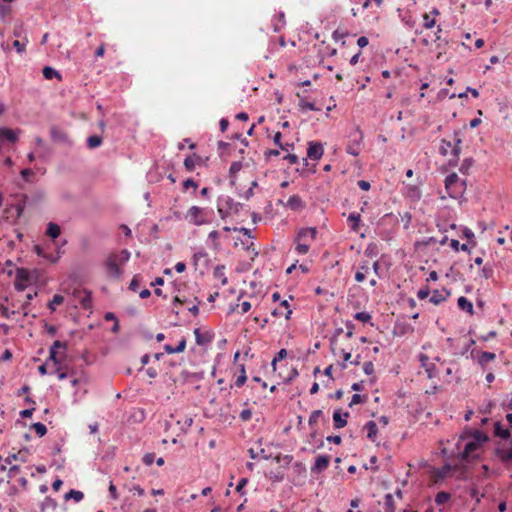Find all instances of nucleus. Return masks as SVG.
I'll use <instances>...</instances> for the list:
<instances>
[{
	"label": "nucleus",
	"instance_id": "f257e3e1",
	"mask_svg": "<svg viewBox=\"0 0 512 512\" xmlns=\"http://www.w3.org/2000/svg\"><path fill=\"white\" fill-rule=\"evenodd\" d=\"M488 441L489 437L484 432L466 429L457 438L455 449L448 453L447 449L443 448L442 452L449 457H456L469 462L480 458Z\"/></svg>",
	"mask_w": 512,
	"mask_h": 512
},
{
	"label": "nucleus",
	"instance_id": "f03ea898",
	"mask_svg": "<svg viewBox=\"0 0 512 512\" xmlns=\"http://www.w3.org/2000/svg\"><path fill=\"white\" fill-rule=\"evenodd\" d=\"M353 330L347 325V331L338 329L330 340V347L333 355L341 361L343 367H346V362L351 358V352L353 350L352 338Z\"/></svg>",
	"mask_w": 512,
	"mask_h": 512
},
{
	"label": "nucleus",
	"instance_id": "7ed1b4c3",
	"mask_svg": "<svg viewBox=\"0 0 512 512\" xmlns=\"http://www.w3.org/2000/svg\"><path fill=\"white\" fill-rule=\"evenodd\" d=\"M194 422V414L186 413L183 410H176L166 420V431L170 432L172 442H177V437L185 435Z\"/></svg>",
	"mask_w": 512,
	"mask_h": 512
},
{
	"label": "nucleus",
	"instance_id": "20e7f679",
	"mask_svg": "<svg viewBox=\"0 0 512 512\" xmlns=\"http://www.w3.org/2000/svg\"><path fill=\"white\" fill-rule=\"evenodd\" d=\"M317 227L301 228L294 240L295 251L298 254H307L310 246L316 241Z\"/></svg>",
	"mask_w": 512,
	"mask_h": 512
},
{
	"label": "nucleus",
	"instance_id": "39448f33",
	"mask_svg": "<svg viewBox=\"0 0 512 512\" xmlns=\"http://www.w3.org/2000/svg\"><path fill=\"white\" fill-rule=\"evenodd\" d=\"M320 418V410H315L308 420L307 442L310 447H305L311 451H315L320 447V439L318 438V420Z\"/></svg>",
	"mask_w": 512,
	"mask_h": 512
},
{
	"label": "nucleus",
	"instance_id": "423d86ee",
	"mask_svg": "<svg viewBox=\"0 0 512 512\" xmlns=\"http://www.w3.org/2000/svg\"><path fill=\"white\" fill-rule=\"evenodd\" d=\"M495 454L505 465H512V437L499 439L496 443Z\"/></svg>",
	"mask_w": 512,
	"mask_h": 512
},
{
	"label": "nucleus",
	"instance_id": "0eeeda50",
	"mask_svg": "<svg viewBox=\"0 0 512 512\" xmlns=\"http://www.w3.org/2000/svg\"><path fill=\"white\" fill-rule=\"evenodd\" d=\"M185 220L193 225L201 226L209 223L208 211L205 208H201L198 206L190 207L185 216Z\"/></svg>",
	"mask_w": 512,
	"mask_h": 512
},
{
	"label": "nucleus",
	"instance_id": "6e6552de",
	"mask_svg": "<svg viewBox=\"0 0 512 512\" xmlns=\"http://www.w3.org/2000/svg\"><path fill=\"white\" fill-rule=\"evenodd\" d=\"M320 159V143L319 142H310L307 150V158L305 160V171L315 173L316 172V163L310 164L309 160L317 161Z\"/></svg>",
	"mask_w": 512,
	"mask_h": 512
},
{
	"label": "nucleus",
	"instance_id": "1a4fd4ad",
	"mask_svg": "<svg viewBox=\"0 0 512 512\" xmlns=\"http://www.w3.org/2000/svg\"><path fill=\"white\" fill-rule=\"evenodd\" d=\"M34 280L33 273L25 268L16 271L14 286L18 291H24Z\"/></svg>",
	"mask_w": 512,
	"mask_h": 512
},
{
	"label": "nucleus",
	"instance_id": "9d476101",
	"mask_svg": "<svg viewBox=\"0 0 512 512\" xmlns=\"http://www.w3.org/2000/svg\"><path fill=\"white\" fill-rule=\"evenodd\" d=\"M124 261L116 262L115 258H108L104 263V268L108 278L112 280H120L122 277V266Z\"/></svg>",
	"mask_w": 512,
	"mask_h": 512
},
{
	"label": "nucleus",
	"instance_id": "9b49d317",
	"mask_svg": "<svg viewBox=\"0 0 512 512\" xmlns=\"http://www.w3.org/2000/svg\"><path fill=\"white\" fill-rule=\"evenodd\" d=\"M461 139L456 136L454 143L446 140H442L441 146H440V153L444 156L448 155V153H451L455 158H458L460 152H461Z\"/></svg>",
	"mask_w": 512,
	"mask_h": 512
},
{
	"label": "nucleus",
	"instance_id": "f8f14e48",
	"mask_svg": "<svg viewBox=\"0 0 512 512\" xmlns=\"http://www.w3.org/2000/svg\"><path fill=\"white\" fill-rule=\"evenodd\" d=\"M362 139V134L358 130L351 134V139L346 147L347 153L353 156L359 155L362 149Z\"/></svg>",
	"mask_w": 512,
	"mask_h": 512
},
{
	"label": "nucleus",
	"instance_id": "ddd939ff",
	"mask_svg": "<svg viewBox=\"0 0 512 512\" xmlns=\"http://www.w3.org/2000/svg\"><path fill=\"white\" fill-rule=\"evenodd\" d=\"M14 461L26 462L27 452L19 450L17 453L9 454L6 458L0 455V470L6 471L7 466L13 464Z\"/></svg>",
	"mask_w": 512,
	"mask_h": 512
},
{
	"label": "nucleus",
	"instance_id": "4468645a",
	"mask_svg": "<svg viewBox=\"0 0 512 512\" xmlns=\"http://www.w3.org/2000/svg\"><path fill=\"white\" fill-rule=\"evenodd\" d=\"M74 295L79 299L81 306L88 309L92 304L91 292L88 290H75Z\"/></svg>",
	"mask_w": 512,
	"mask_h": 512
},
{
	"label": "nucleus",
	"instance_id": "2eb2a0df",
	"mask_svg": "<svg viewBox=\"0 0 512 512\" xmlns=\"http://www.w3.org/2000/svg\"><path fill=\"white\" fill-rule=\"evenodd\" d=\"M419 361L425 369L428 378H433L435 376V365L429 362V357L426 354H420Z\"/></svg>",
	"mask_w": 512,
	"mask_h": 512
},
{
	"label": "nucleus",
	"instance_id": "dca6fc26",
	"mask_svg": "<svg viewBox=\"0 0 512 512\" xmlns=\"http://www.w3.org/2000/svg\"><path fill=\"white\" fill-rule=\"evenodd\" d=\"M273 314L275 316H284L286 319H289L290 315L292 314V309L290 308L288 301L282 300L279 304V307L274 309Z\"/></svg>",
	"mask_w": 512,
	"mask_h": 512
},
{
	"label": "nucleus",
	"instance_id": "f3484780",
	"mask_svg": "<svg viewBox=\"0 0 512 512\" xmlns=\"http://www.w3.org/2000/svg\"><path fill=\"white\" fill-rule=\"evenodd\" d=\"M449 295H450V293L445 289L434 290L432 292V295H431L429 301L431 303H433L434 305H439L442 302L446 301V299L448 298Z\"/></svg>",
	"mask_w": 512,
	"mask_h": 512
},
{
	"label": "nucleus",
	"instance_id": "a211bd4d",
	"mask_svg": "<svg viewBox=\"0 0 512 512\" xmlns=\"http://www.w3.org/2000/svg\"><path fill=\"white\" fill-rule=\"evenodd\" d=\"M348 412L342 413L340 410H336L333 413L334 426L337 429L343 428L347 424Z\"/></svg>",
	"mask_w": 512,
	"mask_h": 512
},
{
	"label": "nucleus",
	"instance_id": "6ab92c4d",
	"mask_svg": "<svg viewBox=\"0 0 512 512\" xmlns=\"http://www.w3.org/2000/svg\"><path fill=\"white\" fill-rule=\"evenodd\" d=\"M185 348H186V340H185V338H182L177 346H171L169 344H166L164 346V350L168 354L181 353V352H183L185 350Z\"/></svg>",
	"mask_w": 512,
	"mask_h": 512
},
{
	"label": "nucleus",
	"instance_id": "aec40b11",
	"mask_svg": "<svg viewBox=\"0 0 512 512\" xmlns=\"http://www.w3.org/2000/svg\"><path fill=\"white\" fill-rule=\"evenodd\" d=\"M494 433H495V436L499 437V439L512 438V436L510 435L509 429L503 428V426L500 422L495 423Z\"/></svg>",
	"mask_w": 512,
	"mask_h": 512
},
{
	"label": "nucleus",
	"instance_id": "412c9836",
	"mask_svg": "<svg viewBox=\"0 0 512 512\" xmlns=\"http://www.w3.org/2000/svg\"><path fill=\"white\" fill-rule=\"evenodd\" d=\"M364 429L367 431V438L375 441L378 433L377 424L374 421H368L364 426Z\"/></svg>",
	"mask_w": 512,
	"mask_h": 512
},
{
	"label": "nucleus",
	"instance_id": "4be33fe9",
	"mask_svg": "<svg viewBox=\"0 0 512 512\" xmlns=\"http://www.w3.org/2000/svg\"><path fill=\"white\" fill-rule=\"evenodd\" d=\"M458 307L461 310L468 312L470 315L473 314V304L466 297L461 296L457 300Z\"/></svg>",
	"mask_w": 512,
	"mask_h": 512
},
{
	"label": "nucleus",
	"instance_id": "5701e85b",
	"mask_svg": "<svg viewBox=\"0 0 512 512\" xmlns=\"http://www.w3.org/2000/svg\"><path fill=\"white\" fill-rule=\"evenodd\" d=\"M496 358V355L492 352L484 351L480 354L478 357V363L481 365V367L484 369L486 365L493 361Z\"/></svg>",
	"mask_w": 512,
	"mask_h": 512
},
{
	"label": "nucleus",
	"instance_id": "b1692460",
	"mask_svg": "<svg viewBox=\"0 0 512 512\" xmlns=\"http://www.w3.org/2000/svg\"><path fill=\"white\" fill-rule=\"evenodd\" d=\"M42 73H43L44 78L47 80H51L53 78H57L60 81L62 80L61 74L52 67H49V66L44 67Z\"/></svg>",
	"mask_w": 512,
	"mask_h": 512
},
{
	"label": "nucleus",
	"instance_id": "393cba45",
	"mask_svg": "<svg viewBox=\"0 0 512 512\" xmlns=\"http://www.w3.org/2000/svg\"><path fill=\"white\" fill-rule=\"evenodd\" d=\"M0 136L7 139L10 142H16L18 139V135L15 131L9 128L0 127Z\"/></svg>",
	"mask_w": 512,
	"mask_h": 512
},
{
	"label": "nucleus",
	"instance_id": "a878e982",
	"mask_svg": "<svg viewBox=\"0 0 512 512\" xmlns=\"http://www.w3.org/2000/svg\"><path fill=\"white\" fill-rule=\"evenodd\" d=\"M273 21L274 31H280L285 25V14L283 12H279L274 16Z\"/></svg>",
	"mask_w": 512,
	"mask_h": 512
},
{
	"label": "nucleus",
	"instance_id": "bb28decb",
	"mask_svg": "<svg viewBox=\"0 0 512 512\" xmlns=\"http://www.w3.org/2000/svg\"><path fill=\"white\" fill-rule=\"evenodd\" d=\"M242 169V163L240 161L232 162L230 168H229V176L231 179V183H235V178L237 176V173Z\"/></svg>",
	"mask_w": 512,
	"mask_h": 512
},
{
	"label": "nucleus",
	"instance_id": "cd10ccee",
	"mask_svg": "<svg viewBox=\"0 0 512 512\" xmlns=\"http://www.w3.org/2000/svg\"><path fill=\"white\" fill-rule=\"evenodd\" d=\"M286 205L292 210H298L302 207V200L299 196L293 195L288 199Z\"/></svg>",
	"mask_w": 512,
	"mask_h": 512
},
{
	"label": "nucleus",
	"instance_id": "c85d7f7f",
	"mask_svg": "<svg viewBox=\"0 0 512 512\" xmlns=\"http://www.w3.org/2000/svg\"><path fill=\"white\" fill-rule=\"evenodd\" d=\"M458 182V175L456 173H451L445 179V187L447 190H452Z\"/></svg>",
	"mask_w": 512,
	"mask_h": 512
},
{
	"label": "nucleus",
	"instance_id": "c756f323",
	"mask_svg": "<svg viewBox=\"0 0 512 512\" xmlns=\"http://www.w3.org/2000/svg\"><path fill=\"white\" fill-rule=\"evenodd\" d=\"M46 233L51 238L55 239L60 235V227L57 224L51 222L48 224Z\"/></svg>",
	"mask_w": 512,
	"mask_h": 512
},
{
	"label": "nucleus",
	"instance_id": "7c9ffc66",
	"mask_svg": "<svg viewBox=\"0 0 512 512\" xmlns=\"http://www.w3.org/2000/svg\"><path fill=\"white\" fill-rule=\"evenodd\" d=\"M450 498H451V495L448 492L441 491V492L437 493V495L435 497V503L437 505H444L450 500Z\"/></svg>",
	"mask_w": 512,
	"mask_h": 512
},
{
	"label": "nucleus",
	"instance_id": "2f4dec72",
	"mask_svg": "<svg viewBox=\"0 0 512 512\" xmlns=\"http://www.w3.org/2000/svg\"><path fill=\"white\" fill-rule=\"evenodd\" d=\"M102 138L97 135H92L87 138V147L90 149H94L99 147L102 144Z\"/></svg>",
	"mask_w": 512,
	"mask_h": 512
},
{
	"label": "nucleus",
	"instance_id": "473e14b6",
	"mask_svg": "<svg viewBox=\"0 0 512 512\" xmlns=\"http://www.w3.org/2000/svg\"><path fill=\"white\" fill-rule=\"evenodd\" d=\"M84 498V494L81 491L71 489L68 493L65 494V499H74L76 502H80Z\"/></svg>",
	"mask_w": 512,
	"mask_h": 512
},
{
	"label": "nucleus",
	"instance_id": "72a5a7b5",
	"mask_svg": "<svg viewBox=\"0 0 512 512\" xmlns=\"http://www.w3.org/2000/svg\"><path fill=\"white\" fill-rule=\"evenodd\" d=\"M50 134L52 139L56 141H64L66 139V134L57 127H52L50 130Z\"/></svg>",
	"mask_w": 512,
	"mask_h": 512
},
{
	"label": "nucleus",
	"instance_id": "f704fd0d",
	"mask_svg": "<svg viewBox=\"0 0 512 512\" xmlns=\"http://www.w3.org/2000/svg\"><path fill=\"white\" fill-rule=\"evenodd\" d=\"M64 301V297L60 294H55L52 300L49 302L48 307L51 311L56 309V306L61 305Z\"/></svg>",
	"mask_w": 512,
	"mask_h": 512
},
{
	"label": "nucleus",
	"instance_id": "c9c22d12",
	"mask_svg": "<svg viewBox=\"0 0 512 512\" xmlns=\"http://www.w3.org/2000/svg\"><path fill=\"white\" fill-rule=\"evenodd\" d=\"M287 350L286 349H281L277 355L273 358L272 360V367H273V370L276 371L277 369V362L285 359L287 357Z\"/></svg>",
	"mask_w": 512,
	"mask_h": 512
},
{
	"label": "nucleus",
	"instance_id": "e433bc0d",
	"mask_svg": "<svg viewBox=\"0 0 512 512\" xmlns=\"http://www.w3.org/2000/svg\"><path fill=\"white\" fill-rule=\"evenodd\" d=\"M436 20L435 18H431L430 14L424 13L423 14V27L425 29H431L435 26Z\"/></svg>",
	"mask_w": 512,
	"mask_h": 512
},
{
	"label": "nucleus",
	"instance_id": "4c0bfd02",
	"mask_svg": "<svg viewBox=\"0 0 512 512\" xmlns=\"http://www.w3.org/2000/svg\"><path fill=\"white\" fill-rule=\"evenodd\" d=\"M31 428L35 430L36 434L39 437H43L47 433L46 426L44 424L40 423V422L34 423L31 426Z\"/></svg>",
	"mask_w": 512,
	"mask_h": 512
},
{
	"label": "nucleus",
	"instance_id": "58836bf2",
	"mask_svg": "<svg viewBox=\"0 0 512 512\" xmlns=\"http://www.w3.org/2000/svg\"><path fill=\"white\" fill-rule=\"evenodd\" d=\"M240 371H241V374L237 377V379L235 380L234 382V385L236 387H241L244 385V383L246 382L247 380V377H246V373H245V369H244V366L243 365H240Z\"/></svg>",
	"mask_w": 512,
	"mask_h": 512
},
{
	"label": "nucleus",
	"instance_id": "ea45409f",
	"mask_svg": "<svg viewBox=\"0 0 512 512\" xmlns=\"http://www.w3.org/2000/svg\"><path fill=\"white\" fill-rule=\"evenodd\" d=\"M299 106L303 110H317L314 102L307 101L304 98H300Z\"/></svg>",
	"mask_w": 512,
	"mask_h": 512
},
{
	"label": "nucleus",
	"instance_id": "a19ab883",
	"mask_svg": "<svg viewBox=\"0 0 512 512\" xmlns=\"http://www.w3.org/2000/svg\"><path fill=\"white\" fill-rule=\"evenodd\" d=\"M348 221L351 223V227L353 230H357L358 223L360 221V214L358 213H351L348 217Z\"/></svg>",
	"mask_w": 512,
	"mask_h": 512
},
{
	"label": "nucleus",
	"instance_id": "79ce46f5",
	"mask_svg": "<svg viewBox=\"0 0 512 512\" xmlns=\"http://www.w3.org/2000/svg\"><path fill=\"white\" fill-rule=\"evenodd\" d=\"M10 467L7 468V474H8V478L12 479V478H15L19 471H20V467L18 465H9Z\"/></svg>",
	"mask_w": 512,
	"mask_h": 512
},
{
	"label": "nucleus",
	"instance_id": "37998d69",
	"mask_svg": "<svg viewBox=\"0 0 512 512\" xmlns=\"http://www.w3.org/2000/svg\"><path fill=\"white\" fill-rule=\"evenodd\" d=\"M450 470H451V465L446 464L436 472V476L438 478H445L449 474Z\"/></svg>",
	"mask_w": 512,
	"mask_h": 512
},
{
	"label": "nucleus",
	"instance_id": "c03bdc74",
	"mask_svg": "<svg viewBox=\"0 0 512 512\" xmlns=\"http://www.w3.org/2000/svg\"><path fill=\"white\" fill-rule=\"evenodd\" d=\"M354 317L363 323L369 322L371 319V315L367 312H357Z\"/></svg>",
	"mask_w": 512,
	"mask_h": 512
},
{
	"label": "nucleus",
	"instance_id": "a18cd8bd",
	"mask_svg": "<svg viewBox=\"0 0 512 512\" xmlns=\"http://www.w3.org/2000/svg\"><path fill=\"white\" fill-rule=\"evenodd\" d=\"M140 282H141L140 276L135 275L129 284V289L136 292L138 287L140 286Z\"/></svg>",
	"mask_w": 512,
	"mask_h": 512
},
{
	"label": "nucleus",
	"instance_id": "49530a36",
	"mask_svg": "<svg viewBox=\"0 0 512 512\" xmlns=\"http://www.w3.org/2000/svg\"><path fill=\"white\" fill-rule=\"evenodd\" d=\"M368 270L367 266H361L360 270L355 273V280L357 282H362L365 279V272Z\"/></svg>",
	"mask_w": 512,
	"mask_h": 512
},
{
	"label": "nucleus",
	"instance_id": "de8ad7c7",
	"mask_svg": "<svg viewBox=\"0 0 512 512\" xmlns=\"http://www.w3.org/2000/svg\"><path fill=\"white\" fill-rule=\"evenodd\" d=\"M385 505L389 512H394V509H395L394 500H393V496L391 494H387L385 496Z\"/></svg>",
	"mask_w": 512,
	"mask_h": 512
},
{
	"label": "nucleus",
	"instance_id": "09e8293b",
	"mask_svg": "<svg viewBox=\"0 0 512 512\" xmlns=\"http://www.w3.org/2000/svg\"><path fill=\"white\" fill-rule=\"evenodd\" d=\"M196 165L195 157L189 156L184 160V166L187 168V170L192 171L194 170Z\"/></svg>",
	"mask_w": 512,
	"mask_h": 512
},
{
	"label": "nucleus",
	"instance_id": "8fccbe9b",
	"mask_svg": "<svg viewBox=\"0 0 512 512\" xmlns=\"http://www.w3.org/2000/svg\"><path fill=\"white\" fill-rule=\"evenodd\" d=\"M363 370L367 375H372L374 373V364L372 361H367L363 365Z\"/></svg>",
	"mask_w": 512,
	"mask_h": 512
},
{
	"label": "nucleus",
	"instance_id": "3c124183",
	"mask_svg": "<svg viewBox=\"0 0 512 512\" xmlns=\"http://www.w3.org/2000/svg\"><path fill=\"white\" fill-rule=\"evenodd\" d=\"M13 47L16 48L18 53H22V52L25 51L26 43L25 42H21L19 40H15L13 42Z\"/></svg>",
	"mask_w": 512,
	"mask_h": 512
},
{
	"label": "nucleus",
	"instance_id": "603ef678",
	"mask_svg": "<svg viewBox=\"0 0 512 512\" xmlns=\"http://www.w3.org/2000/svg\"><path fill=\"white\" fill-rule=\"evenodd\" d=\"M365 401V398L362 397L361 395L359 394H354L352 396V399L350 401V406H353V405H356V404H359V403H363Z\"/></svg>",
	"mask_w": 512,
	"mask_h": 512
},
{
	"label": "nucleus",
	"instance_id": "864d4df0",
	"mask_svg": "<svg viewBox=\"0 0 512 512\" xmlns=\"http://www.w3.org/2000/svg\"><path fill=\"white\" fill-rule=\"evenodd\" d=\"M482 263L483 258H474V263H470L469 267L471 270H473L476 267L478 269V272H480Z\"/></svg>",
	"mask_w": 512,
	"mask_h": 512
},
{
	"label": "nucleus",
	"instance_id": "5fc2aeb1",
	"mask_svg": "<svg viewBox=\"0 0 512 512\" xmlns=\"http://www.w3.org/2000/svg\"><path fill=\"white\" fill-rule=\"evenodd\" d=\"M430 295L429 288H422L417 292V297L420 300L426 299Z\"/></svg>",
	"mask_w": 512,
	"mask_h": 512
},
{
	"label": "nucleus",
	"instance_id": "6e6d98bb",
	"mask_svg": "<svg viewBox=\"0 0 512 512\" xmlns=\"http://www.w3.org/2000/svg\"><path fill=\"white\" fill-rule=\"evenodd\" d=\"M242 314L247 313L251 309V304L248 301H243L238 305Z\"/></svg>",
	"mask_w": 512,
	"mask_h": 512
},
{
	"label": "nucleus",
	"instance_id": "4d7b16f0",
	"mask_svg": "<svg viewBox=\"0 0 512 512\" xmlns=\"http://www.w3.org/2000/svg\"><path fill=\"white\" fill-rule=\"evenodd\" d=\"M240 419L243 421H249L252 417V412L249 409H245L240 413Z\"/></svg>",
	"mask_w": 512,
	"mask_h": 512
},
{
	"label": "nucleus",
	"instance_id": "13d9d810",
	"mask_svg": "<svg viewBox=\"0 0 512 512\" xmlns=\"http://www.w3.org/2000/svg\"><path fill=\"white\" fill-rule=\"evenodd\" d=\"M154 458H155V454L154 453H147L143 457V462L146 465L150 466L153 463Z\"/></svg>",
	"mask_w": 512,
	"mask_h": 512
},
{
	"label": "nucleus",
	"instance_id": "bf43d9fd",
	"mask_svg": "<svg viewBox=\"0 0 512 512\" xmlns=\"http://www.w3.org/2000/svg\"><path fill=\"white\" fill-rule=\"evenodd\" d=\"M369 41H368V38L365 37V36H361L358 38L357 40V44L360 48H364L368 45Z\"/></svg>",
	"mask_w": 512,
	"mask_h": 512
},
{
	"label": "nucleus",
	"instance_id": "052dcab7",
	"mask_svg": "<svg viewBox=\"0 0 512 512\" xmlns=\"http://www.w3.org/2000/svg\"><path fill=\"white\" fill-rule=\"evenodd\" d=\"M358 186L360 189L364 190V191H368L371 187L370 183L368 181H365V180H360L358 181Z\"/></svg>",
	"mask_w": 512,
	"mask_h": 512
},
{
	"label": "nucleus",
	"instance_id": "680f3d73",
	"mask_svg": "<svg viewBox=\"0 0 512 512\" xmlns=\"http://www.w3.org/2000/svg\"><path fill=\"white\" fill-rule=\"evenodd\" d=\"M59 348H66V344L59 340H56L50 347V349H53V351H57Z\"/></svg>",
	"mask_w": 512,
	"mask_h": 512
},
{
	"label": "nucleus",
	"instance_id": "e2e57ef3",
	"mask_svg": "<svg viewBox=\"0 0 512 512\" xmlns=\"http://www.w3.org/2000/svg\"><path fill=\"white\" fill-rule=\"evenodd\" d=\"M247 482H248V480L246 478L240 479V481L238 482V484L236 486V491L242 492V490L245 487V485L247 484Z\"/></svg>",
	"mask_w": 512,
	"mask_h": 512
},
{
	"label": "nucleus",
	"instance_id": "0e129e2a",
	"mask_svg": "<svg viewBox=\"0 0 512 512\" xmlns=\"http://www.w3.org/2000/svg\"><path fill=\"white\" fill-rule=\"evenodd\" d=\"M449 246L455 251V252H458L459 251V246H460V243L458 240L456 239H451L449 241Z\"/></svg>",
	"mask_w": 512,
	"mask_h": 512
},
{
	"label": "nucleus",
	"instance_id": "69168bd1",
	"mask_svg": "<svg viewBox=\"0 0 512 512\" xmlns=\"http://www.w3.org/2000/svg\"><path fill=\"white\" fill-rule=\"evenodd\" d=\"M194 334H195V337H196V342L200 345L204 344L205 341L200 333V330L199 329H195L194 330Z\"/></svg>",
	"mask_w": 512,
	"mask_h": 512
},
{
	"label": "nucleus",
	"instance_id": "338daca9",
	"mask_svg": "<svg viewBox=\"0 0 512 512\" xmlns=\"http://www.w3.org/2000/svg\"><path fill=\"white\" fill-rule=\"evenodd\" d=\"M281 139H282V134L281 132H277L275 133L274 137H273V141L275 143V145L279 146L282 148V143H281Z\"/></svg>",
	"mask_w": 512,
	"mask_h": 512
},
{
	"label": "nucleus",
	"instance_id": "774afa93",
	"mask_svg": "<svg viewBox=\"0 0 512 512\" xmlns=\"http://www.w3.org/2000/svg\"><path fill=\"white\" fill-rule=\"evenodd\" d=\"M219 125H220V129L222 132H225L229 126V122L227 119L225 118H222L219 122Z\"/></svg>",
	"mask_w": 512,
	"mask_h": 512
}]
</instances>
